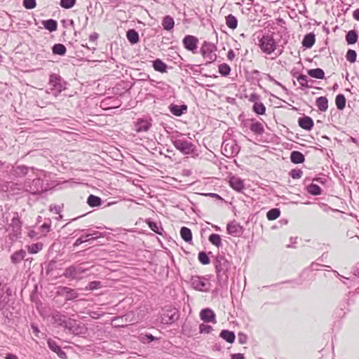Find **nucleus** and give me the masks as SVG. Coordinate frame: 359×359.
<instances>
[{"label": "nucleus", "mask_w": 359, "mask_h": 359, "mask_svg": "<svg viewBox=\"0 0 359 359\" xmlns=\"http://www.w3.org/2000/svg\"><path fill=\"white\" fill-rule=\"evenodd\" d=\"M231 268V263L226 259L224 254H218L215 258V269L217 282L221 287L227 286L228 273Z\"/></svg>", "instance_id": "nucleus-1"}, {"label": "nucleus", "mask_w": 359, "mask_h": 359, "mask_svg": "<svg viewBox=\"0 0 359 359\" xmlns=\"http://www.w3.org/2000/svg\"><path fill=\"white\" fill-rule=\"evenodd\" d=\"M257 45L261 50L266 55L274 53L276 57H278L283 53L282 50H278V52H276L278 44L273 36L271 34H263L261 37H259Z\"/></svg>", "instance_id": "nucleus-2"}, {"label": "nucleus", "mask_w": 359, "mask_h": 359, "mask_svg": "<svg viewBox=\"0 0 359 359\" xmlns=\"http://www.w3.org/2000/svg\"><path fill=\"white\" fill-rule=\"evenodd\" d=\"M171 141L174 147L185 155L191 154L195 149L194 144L190 140H187L182 134L172 137Z\"/></svg>", "instance_id": "nucleus-3"}, {"label": "nucleus", "mask_w": 359, "mask_h": 359, "mask_svg": "<svg viewBox=\"0 0 359 359\" xmlns=\"http://www.w3.org/2000/svg\"><path fill=\"white\" fill-rule=\"evenodd\" d=\"M6 231L8 232L9 239L12 241H16L20 237L22 231V222L17 212H14V216Z\"/></svg>", "instance_id": "nucleus-4"}, {"label": "nucleus", "mask_w": 359, "mask_h": 359, "mask_svg": "<svg viewBox=\"0 0 359 359\" xmlns=\"http://www.w3.org/2000/svg\"><path fill=\"white\" fill-rule=\"evenodd\" d=\"M190 283L194 289L201 292H208L211 287L209 279L205 276H192Z\"/></svg>", "instance_id": "nucleus-5"}, {"label": "nucleus", "mask_w": 359, "mask_h": 359, "mask_svg": "<svg viewBox=\"0 0 359 359\" xmlns=\"http://www.w3.org/2000/svg\"><path fill=\"white\" fill-rule=\"evenodd\" d=\"M24 189L32 194H39L44 190L43 182L40 178L32 180L27 179L24 184Z\"/></svg>", "instance_id": "nucleus-6"}, {"label": "nucleus", "mask_w": 359, "mask_h": 359, "mask_svg": "<svg viewBox=\"0 0 359 359\" xmlns=\"http://www.w3.org/2000/svg\"><path fill=\"white\" fill-rule=\"evenodd\" d=\"M222 153L226 157L234 156L240 151V147L233 139L224 140L222 144Z\"/></svg>", "instance_id": "nucleus-7"}, {"label": "nucleus", "mask_w": 359, "mask_h": 359, "mask_svg": "<svg viewBox=\"0 0 359 359\" xmlns=\"http://www.w3.org/2000/svg\"><path fill=\"white\" fill-rule=\"evenodd\" d=\"M48 85L50 90H54L55 95L61 93L65 88V83L63 81L62 77L56 74H52L49 77Z\"/></svg>", "instance_id": "nucleus-8"}, {"label": "nucleus", "mask_w": 359, "mask_h": 359, "mask_svg": "<svg viewBox=\"0 0 359 359\" xmlns=\"http://www.w3.org/2000/svg\"><path fill=\"white\" fill-rule=\"evenodd\" d=\"M215 46L210 43L205 41L201 48V53L203 58L205 60L206 63H211L214 62L217 55L215 53Z\"/></svg>", "instance_id": "nucleus-9"}, {"label": "nucleus", "mask_w": 359, "mask_h": 359, "mask_svg": "<svg viewBox=\"0 0 359 359\" xmlns=\"http://www.w3.org/2000/svg\"><path fill=\"white\" fill-rule=\"evenodd\" d=\"M86 271L87 269L83 268L81 264L72 265L65 270L63 275L67 278L76 279L80 278L81 276Z\"/></svg>", "instance_id": "nucleus-10"}, {"label": "nucleus", "mask_w": 359, "mask_h": 359, "mask_svg": "<svg viewBox=\"0 0 359 359\" xmlns=\"http://www.w3.org/2000/svg\"><path fill=\"white\" fill-rule=\"evenodd\" d=\"M179 318V312L175 308H170L165 311L161 322L163 324L169 325L175 322Z\"/></svg>", "instance_id": "nucleus-11"}, {"label": "nucleus", "mask_w": 359, "mask_h": 359, "mask_svg": "<svg viewBox=\"0 0 359 359\" xmlns=\"http://www.w3.org/2000/svg\"><path fill=\"white\" fill-rule=\"evenodd\" d=\"M182 43L187 50L195 53L197 49L198 39L194 36L186 35L182 40Z\"/></svg>", "instance_id": "nucleus-12"}, {"label": "nucleus", "mask_w": 359, "mask_h": 359, "mask_svg": "<svg viewBox=\"0 0 359 359\" xmlns=\"http://www.w3.org/2000/svg\"><path fill=\"white\" fill-rule=\"evenodd\" d=\"M53 318L54 319L55 322L57 323L59 325L62 326L65 328H68L73 332H75V330H73L74 324L76 323L75 320L71 319L67 320L65 317L60 314H55V316H53Z\"/></svg>", "instance_id": "nucleus-13"}, {"label": "nucleus", "mask_w": 359, "mask_h": 359, "mask_svg": "<svg viewBox=\"0 0 359 359\" xmlns=\"http://www.w3.org/2000/svg\"><path fill=\"white\" fill-rule=\"evenodd\" d=\"M200 318L205 323H212L215 324L216 316L214 311L210 309H203L200 312Z\"/></svg>", "instance_id": "nucleus-14"}, {"label": "nucleus", "mask_w": 359, "mask_h": 359, "mask_svg": "<svg viewBox=\"0 0 359 359\" xmlns=\"http://www.w3.org/2000/svg\"><path fill=\"white\" fill-rule=\"evenodd\" d=\"M48 348L53 352H55L58 357L61 359H67V355L65 351L62 350L57 343L51 339H48L47 341Z\"/></svg>", "instance_id": "nucleus-15"}, {"label": "nucleus", "mask_w": 359, "mask_h": 359, "mask_svg": "<svg viewBox=\"0 0 359 359\" xmlns=\"http://www.w3.org/2000/svg\"><path fill=\"white\" fill-rule=\"evenodd\" d=\"M226 230L229 234L233 236H238L243 232L242 226L236 222L228 224Z\"/></svg>", "instance_id": "nucleus-16"}, {"label": "nucleus", "mask_w": 359, "mask_h": 359, "mask_svg": "<svg viewBox=\"0 0 359 359\" xmlns=\"http://www.w3.org/2000/svg\"><path fill=\"white\" fill-rule=\"evenodd\" d=\"M298 123L302 128L306 130H311L314 125L313 119L307 116L300 117L298 120Z\"/></svg>", "instance_id": "nucleus-17"}, {"label": "nucleus", "mask_w": 359, "mask_h": 359, "mask_svg": "<svg viewBox=\"0 0 359 359\" xmlns=\"http://www.w3.org/2000/svg\"><path fill=\"white\" fill-rule=\"evenodd\" d=\"M169 109L173 115L180 116L187 111V106L186 104L177 105L171 104L169 106Z\"/></svg>", "instance_id": "nucleus-18"}, {"label": "nucleus", "mask_w": 359, "mask_h": 359, "mask_svg": "<svg viewBox=\"0 0 359 359\" xmlns=\"http://www.w3.org/2000/svg\"><path fill=\"white\" fill-rule=\"evenodd\" d=\"M151 124L147 120L140 119L135 126V130L137 133L147 132L149 130Z\"/></svg>", "instance_id": "nucleus-19"}, {"label": "nucleus", "mask_w": 359, "mask_h": 359, "mask_svg": "<svg viewBox=\"0 0 359 359\" xmlns=\"http://www.w3.org/2000/svg\"><path fill=\"white\" fill-rule=\"evenodd\" d=\"M250 121H251L250 125V130L255 134L262 135L264 132L263 124L261 122L257 121L254 119H251Z\"/></svg>", "instance_id": "nucleus-20"}, {"label": "nucleus", "mask_w": 359, "mask_h": 359, "mask_svg": "<svg viewBox=\"0 0 359 359\" xmlns=\"http://www.w3.org/2000/svg\"><path fill=\"white\" fill-rule=\"evenodd\" d=\"M230 186L237 191H241L244 189V184L241 179L237 177H232L229 180Z\"/></svg>", "instance_id": "nucleus-21"}, {"label": "nucleus", "mask_w": 359, "mask_h": 359, "mask_svg": "<svg viewBox=\"0 0 359 359\" xmlns=\"http://www.w3.org/2000/svg\"><path fill=\"white\" fill-rule=\"evenodd\" d=\"M61 292L65 295V299L67 301L75 299L79 297V294L75 290L67 287H63L61 289Z\"/></svg>", "instance_id": "nucleus-22"}, {"label": "nucleus", "mask_w": 359, "mask_h": 359, "mask_svg": "<svg viewBox=\"0 0 359 359\" xmlns=\"http://www.w3.org/2000/svg\"><path fill=\"white\" fill-rule=\"evenodd\" d=\"M316 41L315 34L313 33L307 34L304 36L302 40V46L306 48H311Z\"/></svg>", "instance_id": "nucleus-23"}, {"label": "nucleus", "mask_w": 359, "mask_h": 359, "mask_svg": "<svg viewBox=\"0 0 359 359\" xmlns=\"http://www.w3.org/2000/svg\"><path fill=\"white\" fill-rule=\"evenodd\" d=\"M26 256V252L24 250H20L18 251L15 252L11 256V260L13 264H18L20 263Z\"/></svg>", "instance_id": "nucleus-24"}, {"label": "nucleus", "mask_w": 359, "mask_h": 359, "mask_svg": "<svg viewBox=\"0 0 359 359\" xmlns=\"http://www.w3.org/2000/svg\"><path fill=\"white\" fill-rule=\"evenodd\" d=\"M126 37L128 41L131 44H135L139 42L140 41V36L138 32L134 29H129L126 33Z\"/></svg>", "instance_id": "nucleus-25"}, {"label": "nucleus", "mask_w": 359, "mask_h": 359, "mask_svg": "<svg viewBox=\"0 0 359 359\" xmlns=\"http://www.w3.org/2000/svg\"><path fill=\"white\" fill-rule=\"evenodd\" d=\"M304 154L298 151H293L290 154V161L295 164L302 163L304 161Z\"/></svg>", "instance_id": "nucleus-26"}, {"label": "nucleus", "mask_w": 359, "mask_h": 359, "mask_svg": "<svg viewBox=\"0 0 359 359\" xmlns=\"http://www.w3.org/2000/svg\"><path fill=\"white\" fill-rule=\"evenodd\" d=\"M162 25L165 30L170 31L175 25L174 19L170 15L165 16L162 21Z\"/></svg>", "instance_id": "nucleus-27"}, {"label": "nucleus", "mask_w": 359, "mask_h": 359, "mask_svg": "<svg viewBox=\"0 0 359 359\" xmlns=\"http://www.w3.org/2000/svg\"><path fill=\"white\" fill-rule=\"evenodd\" d=\"M153 67L156 71L161 73L166 72L168 69L167 65L160 59H156L153 62Z\"/></svg>", "instance_id": "nucleus-28"}, {"label": "nucleus", "mask_w": 359, "mask_h": 359, "mask_svg": "<svg viewBox=\"0 0 359 359\" xmlns=\"http://www.w3.org/2000/svg\"><path fill=\"white\" fill-rule=\"evenodd\" d=\"M219 336L229 343H233L236 337L233 332L227 330H222V332L219 334Z\"/></svg>", "instance_id": "nucleus-29"}, {"label": "nucleus", "mask_w": 359, "mask_h": 359, "mask_svg": "<svg viewBox=\"0 0 359 359\" xmlns=\"http://www.w3.org/2000/svg\"><path fill=\"white\" fill-rule=\"evenodd\" d=\"M316 106L321 111H325L328 108V100L325 97H320L316 100Z\"/></svg>", "instance_id": "nucleus-30"}, {"label": "nucleus", "mask_w": 359, "mask_h": 359, "mask_svg": "<svg viewBox=\"0 0 359 359\" xmlns=\"http://www.w3.org/2000/svg\"><path fill=\"white\" fill-rule=\"evenodd\" d=\"M180 236L182 238V239L187 243H190L192 241L191 231L186 226H183L181 228Z\"/></svg>", "instance_id": "nucleus-31"}, {"label": "nucleus", "mask_w": 359, "mask_h": 359, "mask_svg": "<svg viewBox=\"0 0 359 359\" xmlns=\"http://www.w3.org/2000/svg\"><path fill=\"white\" fill-rule=\"evenodd\" d=\"M358 39V35L355 29L350 30L346 35V41L348 45L355 43Z\"/></svg>", "instance_id": "nucleus-32"}, {"label": "nucleus", "mask_w": 359, "mask_h": 359, "mask_svg": "<svg viewBox=\"0 0 359 359\" xmlns=\"http://www.w3.org/2000/svg\"><path fill=\"white\" fill-rule=\"evenodd\" d=\"M87 203L90 207H99L102 204V199L95 195L90 194L87 199Z\"/></svg>", "instance_id": "nucleus-33"}, {"label": "nucleus", "mask_w": 359, "mask_h": 359, "mask_svg": "<svg viewBox=\"0 0 359 359\" xmlns=\"http://www.w3.org/2000/svg\"><path fill=\"white\" fill-rule=\"evenodd\" d=\"M308 74L315 79H323L325 76L324 71L320 68L308 70Z\"/></svg>", "instance_id": "nucleus-34"}, {"label": "nucleus", "mask_w": 359, "mask_h": 359, "mask_svg": "<svg viewBox=\"0 0 359 359\" xmlns=\"http://www.w3.org/2000/svg\"><path fill=\"white\" fill-rule=\"evenodd\" d=\"M53 53L58 55H64L67 52V48L65 45L62 43H55L52 47Z\"/></svg>", "instance_id": "nucleus-35"}, {"label": "nucleus", "mask_w": 359, "mask_h": 359, "mask_svg": "<svg viewBox=\"0 0 359 359\" xmlns=\"http://www.w3.org/2000/svg\"><path fill=\"white\" fill-rule=\"evenodd\" d=\"M42 23L44 27L49 32H54L57 29V22L55 20L50 19L47 20H43Z\"/></svg>", "instance_id": "nucleus-36"}, {"label": "nucleus", "mask_w": 359, "mask_h": 359, "mask_svg": "<svg viewBox=\"0 0 359 359\" xmlns=\"http://www.w3.org/2000/svg\"><path fill=\"white\" fill-rule=\"evenodd\" d=\"M226 24L229 28L235 29L238 25V20L234 15L229 14L226 17Z\"/></svg>", "instance_id": "nucleus-37"}, {"label": "nucleus", "mask_w": 359, "mask_h": 359, "mask_svg": "<svg viewBox=\"0 0 359 359\" xmlns=\"http://www.w3.org/2000/svg\"><path fill=\"white\" fill-rule=\"evenodd\" d=\"M346 98L343 94H339L336 96L335 103L338 109L342 110L346 107Z\"/></svg>", "instance_id": "nucleus-38"}, {"label": "nucleus", "mask_w": 359, "mask_h": 359, "mask_svg": "<svg viewBox=\"0 0 359 359\" xmlns=\"http://www.w3.org/2000/svg\"><path fill=\"white\" fill-rule=\"evenodd\" d=\"M252 109L255 113L259 115H263L266 111V107L261 102H255L253 104Z\"/></svg>", "instance_id": "nucleus-39"}, {"label": "nucleus", "mask_w": 359, "mask_h": 359, "mask_svg": "<svg viewBox=\"0 0 359 359\" xmlns=\"http://www.w3.org/2000/svg\"><path fill=\"white\" fill-rule=\"evenodd\" d=\"M307 191L313 196H318L321 194L322 190L318 184L312 183L307 187Z\"/></svg>", "instance_id": "nucleus-40"}, {"label": "nucleus", "mask_w": 359, "mask_h": 359, "mask_svg": "<svg viewBox=\"0 0 359 359\" xmlns=\"http://www.w3.org/2000/svg\"><path fill=\"white\" fill-rule=\"evenodd\" d=\"M280 211L278 208H273L268 211L266 217L269 220H274L279 217Z\"/></svg>", "instance_id": "nucleus-41"}, {"label": "nucleus", "mask_w": 359, "mask_h": 359, "mask_svg": "<svg viewBox=\"0 0 359 359\" xmlns=\"http://www.w3.org/2000/svg\"><path fill=\"white\" fill-rule=\"evenodd\" d=\"M43 248L41 243H32L28 246V252L31 254H36L41 251Z\"/></svg>", "instance_id": "nucleus-42"}, {"label": "nucleus", "mask_w": 359, "mask_h": 359, "mask_svg": "<svg viewBox=\"0 0 359 359\" xmlns=\"http://www.w3.org/2000/svg\"><path fill=\"white\" fill-rule=\"evenodd\" d=\"M209 241L214 245L217 247H220L222 245V241L220 236L217 233H212L209 236Z\"/></svg>", "instance_id": "nucleus-43"}, {"label": "nucleus", "mask_w": 359, "mask_h": 359, "mask_svg": "<svg viewBox=\"0 0 359 359\" xmlns=\"http://www.w3.org/2000/svg\"><path fill=\"white\" fill-rule=\"evenodd\" d=\"M29 168L25 165H18L14 169L15 175L18 177L25 175L28 172Z\"/></svg>", "instance_id": "nucleus-44"}, {"label": "nucleus", "mask_w": 359, "mask_h": 359, "mask_svg": "<svg viewBox=\"0 0 359 359\" xmlns=\"http://www.w3.org/2000/svg\"><path fill=\"white\" fill-rule=\"evenodd\" d=\"M356 57H357V53L354 50H351V49L348 50L346 55V58L348 62H350L351 63L355 62L356 61Z\"/></svg>", "instance_id": "nucleus-45"}, {"label": "nucleus", "mask_w": 359, "mask_h": 359, "mask_svg": "<svg viewBox=\"0 0 359 359\" xmlns=\"http://www.w3.org/2000/svg\"><path fill=\"white\" fill-rule=\"evenodd\" d=\"M198 260L199 262L204 265L208 264L210 263V258L208 256L205 252H200L198 253Z\"/></svg>", "instance_id": "nucleus-46"}, {"label": "nucleus", "mask_w": 359, "mask_h": 359, "mask_svg": "<svg viewBox=\"0 0 359 359\" xmlns=\"http://www.w3.org/2000/svg\"><path fill=\"white\" fill-rule=\"evenodd\" d=\"M230 71H231V68L230 67L225 64V63H223L222 65H220L219 66V72L222 75V76H227L230 73Z\"/></svg>", "instance_id": "nucleus-47"}, {"label": "nucleus", "mask_w": 359, "mask_h": 359, "mask_svg": "<svg viewBox=\"0 0 359 359\" xmlns=\"http://www.w3.org/2000/svg\"><path fill=\"white\" fill-rule=\"evenodd\" d=\"M76 3V0H60V5L64 8H71Z\"/></svg>", "instance_id": "nucleus-48"}, {"label": "nucleus", "mask_w": 359, "mask_h": 359, "mask_svg": "<svg viewBox=\"0 0 359 359\" xmlns=\"http://www.w3.org/2000/svg\"><path fill=\"white\" fill-rule=\"evenodd\" d=\"M297 81L302 87L309 88L310 87L308 85L307 76L306 75L301 74L297 77Z\"/></svg>", "instance_id": "nucleus-49"}, {"label": "nucleus", "mask_w": 359, "mask_h": 359, "mask_svg": "<svg viewBox=\"0 0 359 359\" xmlns=\"http://www.w3.org/2000/svg\"><path fill=\"white\" fill-rule=\"evenodd\" d=\"M23 6L27 9H33L36 7V0H23Z\"/></svg>", "instance_id": "nucleus-50"}, {"label": "nucleus", "mask_w": 359, "mask_h": 359, "mask_svg": "<svg viewBox=\"0 0 359 359\" xmlns=\"http://www.w3.org/2000/svg\"><path fill=\"white\" fill-rule=\"evenodd\" d=\"M88 231H89L93 241H95L99 238L104 237L105 236V233H101L94 230H88Z\"/></svg>", "instance_id": "nucleus-51"}, {"label": "nucleus", "mask_w": 359, "mask_h": 359, "mask_svg": "<svg viewBox=\"0 0 359 359\" xmlns=\"http://www.w3.org/2000/svg\"><path fill=\"white\" fill-rule=\"evenodd\" d=\"M212 328L210 325L202 323L199 325V330L201 333L208 334L212 331Z\"/></svg>", "instance_id": "nucleus-52"}, {"label": "nucleus", "mask_w": 359, "mask_h": 359, "mask_svg": "<svg viewBox=\"0 0 359 359\" xmlns=\"http://www.w3.org/2000/svg\"><path fill=\"white\" fill-rule=\"evenodd\" d=\"M302 174L303 172L301 170L293 169L290 172V176L292 179H299L301 178Z\"/></svg>", "instance_id": "nucleus-53"}, {"label": "nucleus", "mask_w": 359, "mask_h": 359, "mask_svg": "<svg viewBox=\"0 0 359 359\" xmlns=\"http://www.w3.org/2000/svg\"><path fill=\"white\" fill-rule=\"evenodd\" d=\"M8 222V217H5L2 212V210H0V230L5 227L6 222Z\"/></svg>", "instance_id": "nucleus-54"}, {"label": "nucleus", "mask_w": 359, "mask_h": 359, "mask_svg": "<svg viewBox=\"0 0 359 359\" xmlns=\"http://www.w3.org/2000/svg\"><path fill=\"white\" fill-rule=\"evenodd\" d=\"M101 283L100 281H92L90 282L87 286V289L90 290H93L97 289L100 287Z\"/></svg>", "instance_id": "nucleus-55"}, {"label": "nucleus", "mask_w": 359, "mask_h": 359, "mask_svg": "<svg viewBox=\"0 0 359 359\" xmlns=\"http://www.w3.org/2000/svg\"><path fill=\"white\" fill-rule=\"evenodd\" d=\"M40 228H41V232L43 233H46L49 232L50 229V222L49 221L48 222H44L41 226Z\"/></svg>", "instance_id": "nucleus-56"}, {"label": "nucleus", "mask_w": 359, "mask_h": 359, "mask_svg": "<svg viewBox=\"0 0 359 359\" xmlns=\"http://www.w3.org/2000/svg\"><path fill=\"white\" fill-rule=\"evenodd\" d=\"M247 336L245 334L239 333L238 334V341L241 344H244L247 342Z\"/></svg>", "instance_id": "nucleus-57"}, {"label": "nucleus", "mask_w": 359, "mask_h": 359, "mask_svg": "<svg viewBox=\"0 0 359 359\" xmlns=\"http://www.w3.org/2000/svg\"><path fill=\"white\" fill-rule=\"evenodd\" d=\"M149 227L151 228V229L157 233H161L160 231H158V224L156 223V222H151L149 223Z\"/></svg>", "instance_id": "nucleus-58"}, {"label": "nucleus", "mask_w": 359, "mask_h": 359, "mask_svg": "<svg viewBox=\"0 0 359 359\" xmlns=\"http://www.w3.org/2000/svg\"><path fill=\"white\" fill-rule=\"evenodd\" d=\"M80 237L83 238V239L84 240V243L87 242V241H93V239L90 237V234L89 231L86 233L82 234Z\"/></svg>", "instance_id": "nucleus-59"}, {"label": "nucleus", "mask_w": 359, "mask_h": 359, "mask_svg": "<svg viewBox=\"0 0 359 359\" xmlns=\"http://www.w3.org/2000/svg\"><path fill=\"white\" fill-rule=\"evenodd\" d=\"M98 34L96 32H93L89 36V40L92 42H95L98 39Z\"/></svg>", "instance_id": "nucleus-60"}, {"label": "nucleus", "mask_w": 359, "mask_h": 359, "mask_svg": "<svg viewBox=\"0 0 359 359\" xmlns=\"http://www.w3.org/2000/svg\"><path fill=\"white\" fill-rule=\"evenodd\" d=\"M227 57L229 60H233L235 57V53L234 51L231 49L228 51V53H227Z\"/></svg>", "instance_id": "nucleus-61"}, {"label": "nucleus", "mask_w": 359, "mask_h": 359, "mask_svg": "<svg viewBox=\"0 0 359 359\" xmlns=\"http://www.w3.org/2000/svg\"><path fill=\"white\" fill-rule=\"evenodd\" d=\"M231 359H245V358L242 353H234L231 355Z\"/></svg>", "instance_id": "nucleus-62"}, {"label": "nucleus", "mask_w": 359, "mask_h": 359, "mask_svg": "<svg viewBox=\"0 0 359 359\" xmlns=\"http://www.w3.org/2000/svg\"><path fill=\"white\" fill-rule=\"evenodd\" d=\"M83 243H84V240L83 239V238L79 237L74 242V247L79 246V245L82 244Z\"/></svg>", "instance_id": "nucleus-63"}, {"label": "nucleus", "mask_w": 359, "mask_h": 359, "mask_svg": "<svg viewBox=\"0 0 359 359\" xmlns=\"http://www.w3.org/2000/svg\"><path fill=\"white\" fill-rule=\"evenodd\" d=\"M353 17L355 20L359 21V8L355 10L353 13Z\"/></svg>", "instance_id": "nucleus-64"}]
</instances>
